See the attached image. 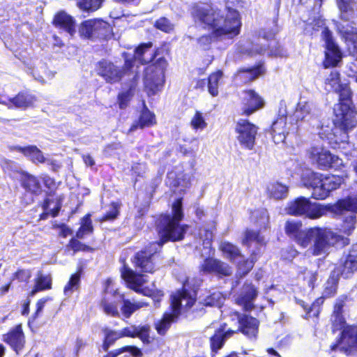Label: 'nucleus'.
Instances as JSON below:
<instances>
[{
  "label": "nucleus",
  "mask_w": 357,
  "mask_h": 357,
  "mask_svg": "<svg viewBox=\"0 0 357 357\" xmlns=\"http://www.w3.org/2000/svg\"><path fill=\"white\" fill-rule=\"evenodd\" d=\"M353 0H337L338 8L341 12V19L348 20L353 14L351 3Z\"/></svg>",
  "instance_id": "56"
},
{
  "label": "nucleus",
  "mask_w": 357,
  "mask_h": 357,
  "mask_svg": "<svg viewBox=\"0 0 357 357\" xmlns=\"http://www.w3.org/2000/svg\"><path fill=\"white\" fill-rule=\"evenodd\" d=\"M155 115L151 112L146 107H144L138 118L134 121L128 129V133H130L138 128L143 129L153 125Z\"/></svg>",
  "instance_id": "32"
},
{
  "label": "nucleus",
  "mask_w": 357,
  "mask_h": 357,
  "mask_svg": "<svg viewBox=\"0 0 357 357\" xmlns=\"http://www.w3.org/2000/svg\"><path fill=\"white\" fill-rule=\"evenodd\" d=\"M167 179L171 185L181 187V190L190 185V176L188 174L181 173L176 175L174 172H169L167 174Z\"/></svg>",
  "instance_id": "41"
},
{
  "label": "nucleus",
  "mask_w": 357,
  "mask_h": 357,
  "mask_svg": "<svg viewBox=\"0 0 357 357\" xmlns=\"http://www.w3.org/2000/svg\"><path fill=\"white\" fill-rule=\"evenodd\" d=\"M183 284L182 290H178L171 296V312H165L158 322V334L165 335L171 324L176 322L182 312L187 311L195 303V298L185 289Z\"/></svg>",
  "instance_id": "5"
},
{
  "label": "nucleus",
  "mask_w": 357,
  "mask_h": 357,
  "mask_svg": "<svg viewBox=\"0 0 357 357\" xmlns=\"http://www.w3.org/2000/svg\"><path fill=\"white\" fill-rule=\"evenodd\" d=\"M331 322L334 330H342V331L347 327L344 326L345 319L342 313H335L333 312L331 315Z\"/></svg>",
  "instance_id": "63"
},
{
  "label": "nucleus",
  "mask_w": 357,
  "mask_h": 357,
  "mask_svg": "<svg viewBox=\"0 0 357 357\" xmlns=\"http://www.w3.org/2000/svg\"><path fill=\"white\" fill-rule=\"evenodd\" d=\"M224 300L225 298L222 293L218 291H215L204 299L203 304L205 306L220 307L223 303Z\"/></svg>",
  "instance_id": "51"
},
{
  "label": "nucleus",
  "mask_w": 357,
  "mask_h": 357,
  "mask_svg": "<svg viewBox=\"0 0 357 357\" xmlns=\"http://www.w3.org/2000/svg\"><path fill=\"white\" fill-rule=\"evenodd\" d=\"M275 34L272 31L266 32L261 30L259 32L257 41L252 44L249 50L248 54L253 56L255 54H264L268 48H270V55L275 56H284L286 52L273 40Z\"/></svg>",
  "instance_id": "10"
},
{
  "label": "nucleus",
  "mask_w": 357,
  "mask_h": 357,
  "mask_svg": "<svg viewBox=\"0 0 357 357\" xmlns=\"http://www.w3.org/2000/svg\"><path fill=\"white\" fill-rule=\"evenodd\" d=\"M313 105L312 102L301 100L298 104L294 113L293 118L297 122L300 121H307L310 119Z\"/></svg>",
  "instance_id": "36"
},
{
  "label": "nucleus",
  "mask_w": 357,
  "mask_h": 357,
  "mask_svg": "<svg viewBox=\"0 0 357 357\" xmlns=\"http://www.w3.org/2000/svg\"><path fill=\"white\" fill-rule=\"evenodd\" d=\"M34 284L41 291H46L52 289V280L50 275H38L35 278Z\"/></svg>",
  "instance_id": "55"
},
{
  "label": "nucleus",
  "mask_w": 357,
  "mask_h": 357,
  "mask_svg": "<svg viewBox=\"0 0 357 357\" xmlns=\"http://www.w3.org/2000/svg\"><path fill=\"white\" fill-rule=\"evenodd\" d=\"M243 244L250 247L252 244L257 246V250H252V255H255L259 252L258 247H261L265 244L264 238L260 235L259 232L253 230H247L245 234V238L243 240Z\"/></svg>",
  "instance_id": "37"
},
{
  "label": "nucleus",
  "mask_w": 357,
  "mask_h": 357,
  "mask_svg": "<svg viewBox=\"0 0 357 357\" xmlns=\"http://www.w3.org/2000/svg\"><path fill=\"white\" fill-rule=\"evenodd\" d=\"M269 196L275 199L285 198L287 196L288 188L280 183L271 184L268 188Z\"/></svg>",
  "instance_id": "47"
},
{
  "label": "nucleus",
  "mask_w": 357,
  "mask_h": 357,
  "mask_svg": "<svg viewBox=\"0 0 357 357\" xmlns=\"http://www.w3.org/2000/svg\"><path fill=\"white\" fill-rule=\"evenodd\" d=\"M220 249L226 255V257L231 261L236 262L237 260L243 259V255L239 249L229 242H222L220 245Z\"/></svg>",
  "instance_id": "42"
},
{
  "label": "nucleus",
  "mask_w": 357,
  "mask_h": 357,
  "mask_svg": "<svg viewBox=\"0 0 357 357\" xmlns=\"http://www.w3.org/2000/svg\"><path fill=\"white\" fill-rule=\"evenodd\" d=\"M0 167L4 173L10 175L17 174L21 175V173L24 172L18 169L17 162L5 158L1 159Z\"/></svg>",
  "instance_id": "49"
},
{
  "label": "nucleus",
  "mask_w": 357,
  "mask_h": 357,
  "mask_svg": "<svg viewBox=\"0 0 357 357\" xmlns=\"http://www.w3.org/2000/svg\"><path fill=\"white\" fill-rule=\"evenodd\" d=\"M79 32L87 39H105L112 33V26L102 18L89 19L81 23Z\"/></svg>",
  "instance_id": "9"
},
{
  "label": "nucleus",
  "mask_w": 357,
  "mask_h": 357,
  "mask_svg": "<svg viewBox=\"0 0 357 357\" xmlns=\"http://www.w3.org/2000/svg\"><path fill=\"white\" fill-rule=\"evenodd\" d=\"M297 128L293 125L287 126V112H283L281 109L279 110L278 117L273 121L271 126L272 137L276 144L284 142L287 135L290 131H294Z\"/></svg>",
  "instance_id": "17"
},
{
  "label": "nucleus",
  "mask_w": 357,
  "mask_h": 357,
  "mask_svg": "<svg viewBox=\"0 0 357 357\" xmlns=\"http://www.w3.org/2000/svg\"><path fill=\"white\" fill-rule=\"evenodd\" d=\"M257 296V291L251 284H245L243 287L236 298L238 305H242L245 310H250L253 304L252 302Z\"/></svg>",
  "instance_id": "30"
},
{
  "label": "nucleus",
  "mask_w": 357,
  "mask_h": 357,
  "mask_svg": "<svg viewBox=\"0 0 357 357\" xmlns=\"http://www.w3.org/2000/svg\"><path fill=\"white\" fill-rule=\"evenodd\" d=\"M153 43H140L134 50V55L141 65H147L144 70V85L149 94L156 91V50H152Z\"/></svg>",
  "instance_id": "6"
},
{
  "label": "nucleus",
  "mask_w": 357,
  "mask_h": 357,
  "mask_svg": "<svg viewBox=\"0 0 357 357\" xmlns=\"http://www.w3.org/2000/svg\"><path fill=\"white\" fill-rule=\"evenodd\" d=\"M122 57L123 59V64L121 68H119V70L121 71L122 78H123L126 75L132 73V69L137 59L134 54L131 55L128 52H123Z\"/></svg>",
  "instance_id": "45"
},
{
  "label": "nucleus",
  "mask_w": 357,
  "mask_h": 357,
  "mask_svg": "<svg viewBox=\"0 0 357 357\" xmlns=\"http://www.w3.org/2000/svg\"><path fill=\"white\" fill-rule=\"evenodd\" d=\"M82 275V268L80 267L70 275L68 282L63 287V293L65 295H70L75 291H78L81 285V277Z\"/></svg>",
  "instance_id": "38"
},
{
  "label": "nucleus",
  "mask_w": 357,
  "mask_h": 357,
  "mask_svg": "<svg viewBox=\"0 0 357 357\" xmlns=\"http://www.w3.org/2000/svg\"><path fill=\"white\" fill-rule=\"evenodd\" d=\"M236 314L241 331L249 338H255L258 332V320L248 315Z\"/></svg>",
  "instance_id": "29"
},
{
  "label": "nucleus",
  "mask_w": 357,
  "mask_h": 357,
  "mask_svg": "<svg viewBox=\"0 0 357 357\" xmlns=\"http://www.w3.org/2000/svg\"><path fill=\"white\" fill-rule=\"evenodd\" d=\"M284 229L287 235L293 239L299 246L303 248H307V237L309 229H303L302 222L299 220H287L285 223Z\"/></svg>",
  "instance_id": "20"
},
{
  "label": "nucleus",
  "mask_w": 357,
  "mask_h": 357,
  "mask_svg": "<svg viewBox=\"0 0 357 357\" xmlns=\"http://www.w3.org/2000/svg\"><path fill=\"white\" fill-rule=\"evenodd\" d=\"M339 102L334 108L335 123L341 132L339 140L344 142L348 140V132L357 126V114L350 107L351 98Z\"/></svg>",
  "instance_id": "7"
},
{
  "label": "nucleus",
  "mask_w": 357,
  "mask_h": 357,
  "mask_svg": "<svg viewBox=\"0 0 357 357\" xmlns=\"http://www.w3.org/2000/svg\"><path fill=\"white\" fill-rule=\"evenodd\" d=\"M255 260V259L252 257L251 260L245 261L243 258L236 261L238 263V273L241 277L245 276L252 268Z\"/></svg>",
  "instance_id": "62"
},
{
  "label": "nucleus",
  "mask_w": 357,
  "mask_h": 357,
  "mask_svg": "<svg viewBox=\"0 0 357 357\" xmlns=\"http://www.w3.org/2000/svg\"><path fill=\"white\" fill-rule=\"evenodd\" d=\"M8 149L11 152L16 151L22 153L35 165L43 164L46 161L43 153L36 145H26L24 146L11 145L8 146Z\"/></svg>",
  "instance_id": "22"
},
{
  "label": "nucleus",
  "mask_w": 357,
  "mask_h": 357,
  "mask_svg": "<svg viewBox=\"0 0 357 357\" xmlns=\"http://www.w3.org/2000/svg\"><path fill=\"white\" fill-rule=\"evenodd\" d=\"M50 300H51V298L49 297H44V298H42L38 300V301L36 302V310L33 313V314L31 316V317L29 318V319L28 321L29 325L36 322L37 319L41 316L42 312L45 305V303Z\"/></svg>",
  "instance_id": "60"
},
{
  "label": "nucleus",
  "mask_w": 357,
  "mask_h": 357,
  "mask_svg": "<svg viewBox=\"0 0 357 357\" xmlns=\"http://www.w3.org/2000/svg\"><path fill=\"white\" fill-rule=\"evenodd\" d=\"M331 350L339 349L347 355L357 354V326H347L342 331L337 342L331 347Z\"/></svg>",
  "instance_id": "13"
},
{
  "label": "nucleus",
  "mask_w": 357,
  "mask_h": 357,
  "mask_svg": "<svg viewBox=\"0 0 357 357\" xmlns=\"http://www.w3.org/2000/svg\"><path fill=\"white\" fill-rule=\"evenodd\" d=\"M137 79V75L135 74L132 79V83L130 85L128 89L118 93L116 97V102L119 109H125L128 107L130 102L134 96V91L136 86L135 82Z\"/></svg>",
  "instance_id": "33"
},
{
  "label": "nucleus",
  "mask_w": 357,
  "mask_h": 357,
  "mask_svg": "<svg viewBox=\"0 0 357 357\" xmlns=\"http://www.w3.org/2000/svg\"><path fill=\"white\" fill-rule=\"evenodd\" d=\"M121 276L128 287L138 292L142 284V275L130 268L125 263L121 268Z\"/></svg>",
  "instance_id": "31"
},
{
  "label": "nucleus",
  "mask_w": 357,
  "mask_h": 357,
  "mask_svg": "<svg viewBox=\"0 0 357 357\" xmlns=\"http://www.w3.org/2000/svg\"><path fill=\"white\" fill-rule=\"evenodd\" d=\"M236 138L241 146L246 149H253L258 127L246 119H240L236 125Z\"/></svg>",
  "instance_id": "12"
},
{
  "label": "nucleus",
  "mask_w": 357,
  "mask_h": 357,
  "mask_svg": "<svg viewBox=\"0 0 357 357\" xmlns=\"http://www.w3.org/2000/svg\"><path fill=\"white\" fill-rule=\"evenodd\" d=\"M183 218L182 198H178L172 204V215H160L158 245H162L168 241H179L184 238L188 226L180 224Z\"/></svg>",
  "instance_id": "2"
},
{
  "label": "nucleus",
  "mask_w": 357,
  "mask_h": 357,
  "mask_svg": "<svg viewBox=\"0 0 357 357\" xmlns=\"http://www.w3.org/2000/svg\"><path fill=\"white\" fill-rule=\"evenodd\" d=\"M20 185L27 194L38 196L42 194L43 188L38 177L27 172L21 173Z\"/></svg>",
  "instance_id": "26"
},
{
  "label": "nucleus",
  "mask_w": 357,
  "mask_h": 357,
  "mask_svg": "<svg viewBox=\"0 0 357 357\" xmlns=\"http://www.w3.org/2000/svg\"><path fill=\"white\" fill-rule=\"evenodd\" d=\"M324 302V298L320 297L318 298L313 302V303L311 304V305L309 307H307V306L303 305L302 306L303 308L306 310L307 314L308 317H318L319 312H320V308L321 305Z\"/></svg>",
  "instance_id": "61"
},
{
  "label": "nucleus",
  "mask_w": 357,
  "mask_h": 357,
  "mask_svg": "<svg viewBox=\"0 0 357 357\" xmlns=\"http://www.w3.org/2000/svg\"><path fill=\"white\" fill-rule=\"evenodd\" d=\"M222 77V73L221 71H218L217 73L211 74L208 77V92L213 96H216L218 94V83Z\"/></svg>",
  "instance_id": "52"
},
{
  "label": "nucleus",
  "mask_w": 357,
  "mask_h": 357,
  "mask_svg": "<svg viewBox=\"0 0 357 357\" xmlns=\"http://www.w3.org/2000/svg\"><path fill=\"white\" fill-rule=\"evenodd\" d=\"M37 101V97L30 91L24 90L19 91L15 96L8 98L6 100L0 99V104L6 106L8 109H26L33 107Z\"/></svg>",
  "instance_id": "16"
},
{
  "label": "nucleus",
  "mask_w": 357,
  "mask_h": 357,
  "mask_svg": "<svg viewBox=\"0 0 357 357\" xmlns=\"http://www.w3.org/2000/svg\"><path fill=\"white\" fill-rule=\"evenodd\" d=\"M123 297L125 295L120 293L118 289L107 293L100 301V306L103 312L111 317H119L118 305Z\"/></svg>",
  "instance_id": "21"
},
{
  "label": "nucleus",
  "mask_w": 357,
  "mask_h": 357,
  "mask_svg": "<svg viewBox=\"0 0 357 357\" xmlns=\"http://www.w3.org/2000/svg\"><path fill=\"white\" fill-rule=\"evenodd\" d=\"M95 72L97 75L102 77L106 83L113 84L122 80L119 67L112 61L102 59L98 61L95 66Z\"/></svg>",
  "instance_id": "14"
},
{
  "label": "nucleus",
  "mask_w": 357,
  "mask_h": 357,
  "mask_svg": "<svg viewBox=\"0 0 357 357\" xmlns=\"http://www.w3.org/2000/svg\"><path fill=\"white\" fill-rule=\"evenodd\" d=\"M153 253L146 250H142L135 253L132 262L136 269L143 273H153Z\"/></svg>",
  "instance_id": "25"
},
{
  "label": "nucleus",
  "mask_w": 357,
  "mask_h": 357,
  "mask_svg": "<svg viewBox=\"0 0 357 357\" xmlns=\"http://www.w3.org/2000/svg\"><path fill=\"white\" fill-rule=\"evenodd\" d=\"M31 278V271L29 269L17 268V271L12 274L10 281L13 282L17 280L20 283H28Z\"/></svg>",
  "instance_id": "54"
},
{
  "label": "nucleus",
  "mask_w": 357,
  "mask_h": 357,
  "mask_svg": "<svg viewBox=\"0 0 357 357\" xmlns=\"http://www.w3.org/2000/svg\"><path fill=\"white\" fill-rule=\"evenodd\" d=\"M52 23L56 28L63 30L71 36L75 33V20L64 10L57 12Z\"/></svg>",
  "instance_id": "27"
},
{
  "label": "nucleus",
  "mask_w": 357,
  "mask_h": 357,
  "mask_svg": "<svg viewBox=\"0 0 357 357\" xmlns=\"http://www.w3.org/2000/svg\"><path fill=\"white\" fill-rule=\"evenodd\" d=\"M110 206L112 207L111 210L98 219L99 222H112L119 216L121 204L116 202H112Z\"/></svg>",
  "instance_id": "48"
},
{
  "label": "nucleus",
  "mask_w": 357,
  "mask_h": 357,
  "mask_svg": "<svg viewBox=\"0 0 357 357\" xmlns=\"http://www.w3.org/2000/svg\"><path fill=\"white\" fill-rule=\"evenodd\" d=\"M41 181H43L45 187L48 190L46 192V195L47 197L54 195L58 188L56 180L48 174H43L41 177Z\"/></svg>",
  "instance_id": "58"
},
{
  "label": "nucleus",
  "mask_w": 357,
  "mask_h": 357,
  "mask_svg": "<svg viewBox=\"0 0 357 357\" xmlns=\"http://www.w3.org/2000/svg\"><path fill=\"white\" fill-rule=\"evenodd\" d=\"M1 340L15 354L19 355L25 348L26 342L22 324L15 325L6 333L3 334Z\"/></svg>",
  "instance_id": "15"
},
{
  "label": "nucleus",
  "mask_w": 357,
  "mask_h": 357,
  "mask_svg": "<svg viewBox=\"0 0 357 357\" xmlns=\"http://www.w3.org/2000/svg\"><path fill=\"white\" fill-rule=\"evenodd\" d=\"M77 237H73L70 239L68 246L74 252H78L80 251L82 252H93L94 251V248L82 243L78 240Z\"/></svg>",
  "instance_id": "53"
},
{
  "label": "nucleus",
  "mask_w": 357,
  "mask_h": 357,
  "mask_svg": "<svg viewBox=\"0 0 357 357\" xmlns=\"http://www.w3.org/2000/svg\"><path fill=\"white\" fill-rule=\"evenodd\" d=\"M105 0H77V6L82 11L93 13L102 8Z\"/></svg>",
  "instance_id": "44"
},
{
  "label": "nucleus",
  "mask_w": 357,
  "mask_h": 357,
  "mask_svg": "<svg viewBox=\"0 0 357 357\" xmlns=\"http://www.w3.org/2000/svg\"><path fill=\"white\" fill-rule=\"evenodd\" d=\"M342 181V178L340 176L335 175L324 176L323 174L311 169L303 171L301 175L303 185L312 190V197L315 199H326L333 190L340 186Z\"/></svg>",
  "instance_id": "3"
},
{
  "label": "nucleus",
  "mask_w": 357,
  "mask_h": 357,
  "mask_svg": "<svg viewBox=\"0 0 357 357\" xmlns=\"http://www.w3.org/2000/svg\"><path fill=\"white\" fill-rule=\"evenodd\" d=\"M252 218L255 220L256 223L261 227L267 228L269 225V217L268 211L264 208H261L254 211L252 213Z\"/></svg>",
  "instance_id": "50"
},
{
  "label": "nucleus",
  "mask_w": 357,
  "mask_h": 357,
  "mask_svg": "<svg viewBox=\"0 0 357 357\" xmlns=\"http://www.w3.org/2000/svg\"><path fill=\"white\" fill-rule=\"evenodd\" d=\"M234 333V331H225L224 328L217 330L215 334L211 337V348L212 352H217L222 348L225 340Z\"/></svg>",
  "instance_id": "34"
},
{
  "label": "nucleus",
  "mask_w": 357,
  "mask_h": 357,
  "mask_svg": "<svg viewBox=\"0 0 357 357\" xmlns=\"http://www.w3.org/2000/svg\"><path fill=\"white\" fill-rule=\"evenodd\" d=\"M151 327L146 324L138 326L137 327L135 337H138L144 344H149L151 342Z\"/></svg>",
  "instance_id": "59"
},
{
  "label": "nucleus",
  "mask_w": 357,
  "mask_h": 357,
  "mask_svg": "<svg viewBox=\"0 0 357 357\" xmlns=\"http://www.w3.org/2000/svg\"><path fill=\"white\" fill-rule=\"evenodd\" d=\"M333 210L335 212L342 213V211H350L351 213L357 212V197H349L345 199H340L333 206Z\"/></svg>",
  "instance_id": "40"
},
{
  "label": "nucleus",
  "mask_w": 357,
  "mask_h": 357,
  "mask_svg": "<svg viewBox=\"0 0 357 357\" xmlns=\"http://www.w3.org/2000/svg\"><path fill=\"white\" fill-rule=\"evenodd\" d=\"M190 125L194 129H204L207 126V123L203 116V114L199 112H196L195 116L190 121Z\"/></svg>",
  "instance_id": "64"
},
{
  "label": "nucleus",
  "mask_w": 357,
  "mask_h": 357,
  "mask_svg": "<svg viewBox=\"0 0 357 357\" xmlns=\"http://www.w3.org/2000/svg\"><path fill=\"white\" fill-rule=\"evenodd\" d=\"M104 333V339L102 344V348L105 351H107L109 348L112 346L115 342L121 338L119 331L111 330L107 328L102 329Z\"/></svg>",
  "instance_id": "46"
},
{
  "label": "nucleus",
  "mask_w": 357,
  "mask_h": 357,
  "mask_svg": "<svg viewBox=\"0 0 357 357\" xmlns=\"http://www.w3.org/2000/svg\"><path fill=\"white\" fill-rule=\"evenodd\" d=\"M121 311L122 315L126 319L130 318L135 312L144 306L142 303L132 302L129 299H126L125 297L121 300Z\"/></svg>",
  "instance_id": "43"
},
{
  "label": "nucleus",
  "mask_w": 357,
  "mask_h": 357,
  "mask_svg": "<svg viewBox=\"0 0 357 357\" xmlns=\"http://www.w3.org/2000/svg\"><path fill=\"white\" fill-rule=\"evenodd\" d=\"M326 84L327 86H330V89L327 88V90L333 89L338 94L339 101L348 100L351 98V93L347 84L340 83V80H326Z\"/></svg>",
  "instance_id": "35"
},
{
  "label": "nucleus",
  "mask_w": 357,
  "mask_h": 357,
  "mask_svg": "<svg viewBox=\"0 0 357 357\" xmlns=\"http://www.w3.org/2000/svg\"><path fill=\"white\" fill-rule=\"evenodd\" d=\"M342 260L341 275L349 278L357 271V243L352 245Z\"/></svg>",
  "instance_id": "24"
},
{
  "label": "nucleus",
  "mask_w": 357,
  "mask_h": 357,
  "mask_svg": "<svg viewBox=\"0 0 357 357\" xmlns=\"http://www.w3.org/2000/svg\"><path fill=\"white\" fill-rule=\"evenodd\" d=\"M199 271L203 274H215L222 278L231 275L232 268L225 262L209 257L200 264Z\"/></svg>",
  "instance_id": "19"
},
{
  "label": "nucleus",
  "mask_w": 357,
  "mask_h": 357,
  "mask_svg": "<svg viewBox=\"0 0 357 357\" xmlns=\"http://www.w3.org/2000/svg\"><path fill=\"white\" fill-rule=\"evenodd\" d=\"M307 153L312 162L321 168L331 167L335 160V156L322 146H312Z\"/></svg>",
  "instance_id": "23"
},
{
  "label": "nucleus",
  "mask_w": 357,
  "mask_h": 357,
  "mask_svg": "<svg viewBox=\"0 0 357 357\" xmlns=\"http://www.w3.org/2000/svg\"><path fill=\"white\" fill-rule=\"evenodd\" d=\"M287 214L294 216H305L310 219H317L326 213L324 206L312 202L305 197H298L290 201L285 208Z\"/></svg>",
  "instance_id": "8"
},
{
  "label": "nucleus",
  "mask_w": 357,
  "mask_h": 357,
  "mask_svg": "<svg viewBox=\"0 0 357 357\" xmlns=\"http://www.w3.org/2000/svg\"><path fill=\"white\" fill-rule=\"evenodd\" d=\"M195 12L202 22L213 28V36L218 40H231L240 33L239 14L235 10H229L224 17L220 11L204 4L198 6Z\"/></svg>",
  "instance_id": "1"
},
{
  "label": "nucleus",
  "mask_w": 357,
  "mask_h": 357,
  "mask_svg": "<svg viewBox=\"0 0 357 357\" xmlns=\"http://www.w3.org/2000/svg\"><path fill=\"white\" fill-rule=\"evenodd\" d=\"M263 99L254 91L249 90L244 92L243 96V113L248 116L254 113L257 109L263 107Z\"/></svg>",
  "instance_id": "28"
},
{
  "label": "nucleus",
  "mask_w": 357,
  "mask_h": 357,
  "mask_svg": "<svg viewBox=\"0 0 357 357\" xmlns=\"http://www.w3.org/2000/svg\"><path fill=\"white\" fill-rule=\"evenodd\" d=\"M321 39L325 43L324 68L335 67L342 61V52L335 43L332 32L328 28H324L321 33Z\"/></svg>",
  "instance_id": "11"
},
{
  "label": "nucleus",
  "mask_w": 357,
  "mask_h": 357,
  "mask_svg": "<svg viewBox=\"0 0 357 357\" xmlns=\"http://www.w3.org/2000/svg\"><path fill=\"white\" fill-rule=\"evenodd\" d=\"M307 241V251L314 256L326 254L331 246L348 243L347 238H344L331 229L321 227L309 229Z\"/></svg>",
  "instance_id": "4"
},
{
  "label": "nucleus",
  "mask_w": 357,
  "mask_h": 357,
  "mask_svg": "<svg viewBox=\"0 0 357 357\" xmlns=\"http://www.w3.org/2000/svg\"><path fill=\"white\" fill-rule=\"evenodd\" d=\"M91 214L86 213L80 220V227L75 233V237L77 238H83L85 235H91L93 234L94 227L91 220Z\"/></svg>",
  "instance_id": "39"
},
{
  "label": "nucleus",
  "mask_w": 357,
  "mask_h": 357,
  "mask_svg": "<svg viewBox=\"0 0 357 357\" xmlns=\"http://www.w3.org/2000/svg\"><path fill=\"white\" fill-rule=\"evenodd\" d=\"M157 63L158 72L159 70L160 71V74H158V91H159L160 88L163 86V84H165V72L168 66V63L166 59L164 56H162L158 58Z\"/></svg>",
  "instance_id": "57"
},
{
  "label": "nucleus",
  "mask_w": 357,
  "mask_h": 357,
  "mask_svg": "<svg viewBox=\"0 0 357 357\" xmlns=\"http://www.w3.org/2000/svg\"><path fill=\"white\" fill-rule=\"evenodd\" d=\"M350 17L348 20L341 19L342 22L337 23L336 27L338 33L344 39L350 52L357 54V28L354 27L352 22H349Z\"/></svg>",
  "instance_id": "18"
}]
</instances>
